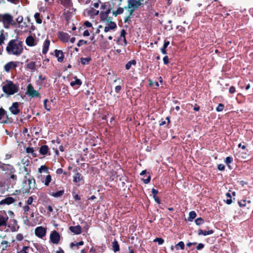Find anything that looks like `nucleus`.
Segmentation results:
<instances>
[{"mask_svg": "<svg viewBox=\"0 0 253 253\" xmlns=\"http://www.w3.org/2000/svg\"><path fill=\"white\" fill-rule=\"evenodd\" d=\"M6 50L9 55L19 56L23 50L22 42L17 40H11L8 42Z\"/></svg>", "mask_w": 253, "mask_h": 253, "instance_id": "nucleus-1", "label": "nucleus"}, {"mask_svg": "<svg viewBox=\"0 0 253 253\" xmlns=\"http://www.w3.org/2000/svg\"><path fill=\"white\" fill-rule=\"evenodd\" d=\"M38 172L40 174L38 178L45 186H48L52 179L51 175L49 174L48 168L44 165H42L39 168Z\"/></svg>", "mask_w": 253, "mask_h": 253, "instance_id": "nucleus-2", "label": "nucleus"}, {"mask_svg": "<svg viewBox=\"0 0 253 253\" xmlns=\"http://www.w3.org/2000/svg\"><path fill=\"white\" fill-rule=\"evenodd\" d=\"M3 92L8 95L17 93L19 90L18 85L11 81H6L2 86Z\"/></svg>", "mask_w": 253, "mask_h": 253, "instance_id": "nucleus-3", "label": "nucleus"}, {"mask_svg": "<svg viewBox=\"0 0 253 253\" xmlns=\"http://www.w3.org/2000/svg\"><path fill=\"white\" fill-rule=\"evenodd\" d=\"M25 170L26 172V175L24 177V181L23 183L22 192L24 193H28L31 189V184L32 181L35 182V180L29 175V171L28 169L25 168Z\"/></svg>", "mask_w": 253, "mask_h": 253, "instance_id": "nucleus-4", "label": "nucleus"}, {"mask_svg": "<svg viewBox=\"0 0 253 253\" xmlns=\"http://www.w3.org/2000/svg\"><path fill=\"white\" fill-rule=\"evenodd\" d=\"M0 21H2L4 24H15V22L13 20L12 16L9 14H0Z\"/></svg>", "mask_w": 253, "mask_h": 253, "instance_id": "nucleus-5", "label": "nucleus"}, {"mask_svg": "<svg viewBox=\"0 0 253 253\" xmlns=\"http://www.w3.org/2000/svg\"><path fill=\"white\" fill-rule=\"evenodd\" d=\"M26 94L32 97H39L40 96L39 92L34 89L31 84H29L27 87Z\"/></svg>", "mask_w": 253, "mask_h": 253, "instance_id": "nucleus-6", "label": "nucleus"}, {"mask_svg": "<svg viewBox=\"0 0 253 253\" xmlns=\"http://www.w3.org/2000/svg\"><path fill=\"white\" fill-rule=\"evenodd\" d=\"M46 229L42 226H38L35 229V233L36 236L39 238H42L46 235Z\"/></svg>", "mask_w": 253, "mask_h": 253, "instance_id": "nucleus-7", "label": "nucleus"}, {"mask_svg": "<svg viewBox=\"0 0 253 253\" xmlns=\"http://www.w3.org/2000/svg\"><path fill=\"white\" fill-rule=\"evenodd\" d=\"M8 219L6 213L4 211H0V230H2L1 228L6 227V222Z\"/></svg>", "mask_w": 253, "mask_h": 253, "instance_id": "nucleus-8", "label": "nucleus"}, {"mask_svg": "<svg viewBox=\"0 0 253 253\" xmlns=\"http://www.w3.org/2000/svg\"><path fill=\"white\" fill-rule=\"evenodd\" d=\"M141 0H128L127 7L128 8L132 9V10L137 8L141 5Z\"/></svg>", "mask_w": 253, "mask_h": 253, "instance_id": "nucleus-9", "label": "nucleus"}, {"mask_svg": "<svg viewBox=\"0 0 253 253\" xmlns=\"http://www.w3.org/2000/svg\"><path fill=\"white\" fill-rule=\"evenodd\" d=\"M26 44L29 46H34L36 45L38 42L39 39L34 38L32 36H29L25 41Z\"/></svg>", "mask_w": 253, "mask_h": 253, "instance_id": "nucleus-10", "label": "nucleus"}, {"mask_svg": "<svg viewBox=\"0 0 253 253\" xmlns=\"http://www.w3.org/2000/svg\"><path fill=\"white\" fill-rule=\"evenodd\" d=\"M18 62L17 61H10L7 63L4 66V70L7 72L9 73L10 70L15 69L18 66Z\"/></svg>", "mask_w": 253, "mask_h": 253, "instance_id": "nucleus-11", "label": "nucleus"}, {"mask_svg": "<svg viewBox=\"0 0 253 253\" xmlns=\"http://www.w3.org/2000/svg\"><path fill=\"white\" fill-rule=\"evenodd\" d=\"M9 110L12 114L14 115H18L20 112L19 103L17 102L13 103L12 105L9 108Z\"/></svg>", "mask_w": 253, "mask_h": 253, "instance_id": "nucleus-12", "label": "nucleus"}, {"mask_svg": "<svg viewBox=\"0 0 253 253\" xmlns=\"http://www.w3.org/2000/svg\"><path fill=\"white\" fill-rule=\"evenodd\" d=\"M99 13V11L98 10L95 9L93 7H90L88 9H86L84 11V14L92 19L98 15Z\"/></svg>", "mask_w": 253, "mask_h": 253, "instance_id": "nucleus-13", "label": "nucleus"}, {"mask_svg": "<svg viewBox=\"0 0 253 253\" xmlns=\"http://www.w3.org/2000/svg\"><path fill=\"white\" fill-rule=\"evenodd\" d=\"M0 168L3 170H5L6 169H8L9 168H10L11 172L9 173L8 175L9 176V178L12 179L13 180V181L15 183V181L17 179V176L15 174H13L12 173V170H13V168H12L10 165H7L5 164H2V165L0 166Z\"/></svg>", "mask_w": 253, "mask_h": 253, "instance_id": "nucleus-14", "label": "nucleus"}, {"mask_svg": "<svg viewBox=\"0 0 253 253\" xmlns=\"http://www.w3.org/2000/svg\"><path fill=\"white\" fill-rule=\"evenodd\" d=\"M50 240L53 244H58L60 240V235L59 233L56 231L52 232L50 235Z\"/></svg>", "mask_w": 253, "mask_h": 253, "instance_id": "nucleus-15", "label": "nucleus"}, {"mask_svg": "<svg viewBox=\"0 0 253 253\" xmlns=\"http://www.w3.org/2000/svg\"><path fill=\"white\" fill-rule=\"evenodd\" d=\"M74 81H72L70 82V85L74 88L79 87L82 84V82L80 79H79L77 77H74Z\"/></svg>", "mask_w": 253, "mask_h": 253, "instance_id": "nucleus-16", "label": "nucleus"}, {"mask_svg": "<svg viewBox=\"0 0 253 253\" xmlns=\"http://www.w3.org/2000/svg\"><path fill=\"white\" fill-rule=\"evenodd\" d=\"M59 38L63 42H67L70 39V36L68 33L60 32L59 34Z\"/></svg>", "mask_w": 253, "mask_h": 253, "instance_id": "nucleus-17", "label": "nucleus"}, {"mask_svg": "<svg viewBox=\"0 0 253 253\" xmlns=\"http://www.w3.org/2000/svg\"><path fill=\"white\" fill-rule=\"evenodd\" d=\"M6 111L2 108H0V123H4L6 122Z\"/></svg>", "mask_w": 253, "mask_h": 253, "instance_id": "nucleus-18", "label": "nucleus"}, {"mask_svg": "<svg viewBox=\"0 0 253 253\" xmlns=\"http://www.w3.org/2000/svg\"><path fill=\"white\" fill-rule=\"evenodd\" d=\"M55 55L56 57L57 58V60L58 62H61L63 61L64 58V55L63 54V52L61 50L56 49L55 50Z\"/></svg>", "mask_w": 253, "mask_h": 253, "instance_id": "nucleus-19", "label": "nucleus"}, {"mask_svg": "<svg viewBox=\"0 0 253 253\" xmlns=\"http://www.w3.org/2000/svg\"><path fill=\"white\" fill-rule=\"evenodd\" d=\"M117 28V25L114 22H110L108 26L105 27L104 32L107 33L111 30H114Z\"/></svg>", "mask_w": 253, "mask_h": 253, "instance_id": "nucleus-20", "label": "nucleus"}, {"mask_svg": "<svg viewBox=\"0 0 253 253\" xmlns=\"http://www.w3.org/2000/svg\"><path fill=\"white\" fill-rule=\"evenodd\" d=\"M70 230L75 234H80L82 232L81 227L80 225L70 226Z\"/></svg>", "mask_w": 253, "mask_h": 253, "instance_id": "nucleus-21", "label": "nucleus"}, {"mask_svg": "<svg viewBox=\"0 0 253 253\" xmlns=\"http://www.w3.org/2000/svg\"><path fill=\"white\" fill-rule=\"evenodd\" d=\"M50 44V41L48 39H46L44 42L43 44V48L42 50V53L43 54H45L48 50L49 46Z\"/></svg>", "mask_w": 253, "mask_h": 253, "instance_id": "nucleus-22", "label": "nucleus"}, {"mask_svg": "<svg viewBox=\"0 0 253 253\" xmlns=\"http://www.w3.org/2000/svg\"><path fill=\"white\" fill-rule=\"evenodd\" d=\"M83 181V177L79 172L76 173L73 176V182L75 183H78L79 182Z\"/></svg>", "mask_w": 253, "mask_h": 253, "instance_id": "nucleus-23", "label": "nucleus"}, {"mask_svg": "<svg viewBox=\"0 0 253 253\" xmlns=\"http://www.w3.org/2000/svg\"><path fill=\"white\" fill-rule=\"evenodd\" d=\"M14 202V200L12 197L6 198L4 199L1 200L0 202V205H9L13 203Z\"/></svg>", "mask_w": 253, "mask_h": 253, "instance_id": "nucleus-24", "label": "nucleus"}, {"mask_svg": "<svg viewBox=\"0 0 253 253\" xmlns=\"http://www.w3.org/2000/svg\"><path fill=\"white\" fill-rule=\"evenodd\" d=\"M213 233V231L212 230H210L208 231L203 230L202 229H199L198 230V235H204L207 236L208 235L212 234Z\"/></svg>", "mask_w": 253, "mask_h": 253, "instance_id": "nucleus-25", "label": "nucleus"}, {"mask_svg": "<svg viewBox=\"0 0 253 253\" xmlns=\"http://www.w3.org/2000/svg\"><path fill=\"white\" fill-rule=\"evenodd\" d=\"M49 151V148L47 145H43L40 147V152L42 155L47 154Z\"/></svg>", "mask_w": 253, "mask_h": 253, "instance_id": "nucleus-26", "label": "nucleus"}, {"mask_svg": "<svg viewBox=\"0 0 253 253\" xmlns=\"http://www.w3.org/2000/svg\"><path fill=\"white\" fill-rule=\"evenodd\" d=\"M26 67L31 71H35L36 70V65L35 62L32 61L28 63L26 65Z\"/></svg>", "mask_w": 253, "mask_h": 253, "instance_id": "nucleus-27", "label": "nucleus"}, {"mask_svg": "<svg viewBox=\"0 0 253 253\" xmlns=\"http://www.w3.org/2000/svg\"><path fill=\"white\" fill-rule=\"evenodd\" d=\"M61 3L66 8H69L72 5L71 0H61Z\"/></svg>", "mask_w": 253, "mask_h": 253, "instance_id": "nucleus-28", "label": "nucleus"}, {"mask_svg": "<svg viewBox=\"0 0 253 253\" xmlns=\"http://www.w3.org/2000/svg\"><path fill=\"white\" fill-rule=\"evenodd\" d=\"M10 246V243L6 241H2L0 244V249L2 251H5L7 249V248Z\"/></svg>", "mask_w": 253, "mask_h": 253, "instance_id": "nucleus-29", "label": "nucleus"}, {"mask_svg": "<svg viewBox=\"0 0 253 253\" xmlns=\"http://www.w3.org/2000/svg\"><path fill=\"white\" fill-rule=\"evenodd\" d=\"M100 18L101 21H109L108 15L105 14L104 12L101 11L100 13Z\"/></svg>", "mask_w": 253, "mask_h": 253, "instance_id": "nucleus-30", "label": "nucleus"}, {"mask_svg": "<svg viewBox=\"0 0 253 253\" xmlns=\"http://www.w3.org/2000/svg\"><path fill=\"white\" fill-rule=\"evenodd\" d=\"M64 193V190H62L58 191L56 192H53V193H51L50 195L55 198H59V197H61L63 195Z\"/></svg>", "mask_w": 253, "mask_h": 253, "instance_id": "nucleus-31", "label": "nucleus"}, {"mask_svg": "<svg viewBox=\"0 0 253 253\" xmlns=\"http://www.w3.org/2000/svg\"><path fill=\"white\" fill-rule=\"evenodd\" d=\"M113 250L114 252H117L120 250V246L116 240H114L112 243Z\"/></svg>", "mask_w": 253, "mask_h": 253, "instance_id": "nucleus-32", "label": "nucleus"}, {"mask_svg": "<svg viewBox=\"0 0 253 253\" xmlns=\"http://www.w3.org/2000/svg\"><path fill=\"white\" fill-rule=\"evenodd\" d=\"M136 64V62L135 60H131L128 61L126 65V70H129L130 69L131 66L132 65L135 66Z\"/></svg>", "mask_w": 253, "mask_h": 253, "instance_id": "nucleus-33", "label": "nucleus"}, {"mask_svg": "<svg viewBox=\"0 0 253 253\" xmlns=\"http://www.w3.org/2000/svg\"><path fill=\"white\" fill-rule=\"evenodd\" d=\"M124 12V8L122 7H119L117 10L112 12L113 15L114 16H117L118 15L121 14Z\"/></svg>", "mask_w": 253, "mask_h": 253, "instance_id": "nucleus-34", "label": "nucleus"}, {"mask_svg": "<svg viewBox=\"0 0 253 253\" xmlns=\"http://www.w3.org/2000/svg\"><path fill=\"white\" fill-rule=\"evenodd\" d=\"M169 44V42L168 41H165L163 47L161 48V52L163 54H166V48Z\"/></svg>", "mask_w": 253, "mask_h": 253, "instance_id": "nucleus-35", "label": "nucleus"}, {"mask_svg": "<svg viewBox=\"0 0 253 253\" xmlns=\"http://www.w3.org/2000/svg\"><path fill=\"white\" fill-rule=\"evenodd\" d=\"M196 213L194 211H190L188 218V221H192L196 217Z\"/></svg>", "mask_w": 253, "mask_h": 253, "instance_id": "nucleus-36", "label": "nucleus"}, {"mask_svg": "<svg viewBox=\"0 0 253 253\" xmlns=\"http://www.w3.org/2000/svg\"><path fill=\"white\" fill-rule=\"evenodd\" d=\"M91 60V58L89 57H85V58H81V62L82 64L85 65L87 64L89 61Z\"/></svg>", "mask_w": 253, "mask_h": 253, "instance_id": "nucleus-37", "label": "nucleus"}, {"mask_svg": "<svg viewBox=\"0 0 253 253\" xmlns=\"http://www.w3.org/2000/svg\"><path fill=\"white\" fill-rule=\"evenodd\" d=\"M100 4V9L101 10H105V9H107L109 6H111L109 2H101Z\"/></svg>", "mask_w": 253, "mask_h": 253, "instance_id": "nucleus-38", "label": "nucleus"}, {"mask_svg": "<svg viewBox=\"0 0 253 253\" xmlns=\"http://www.w3.org/2000/svg\"><path fill=\"white\" fill-rule=\"evenodd\" d=\"M26 152L28 154H31L33 157H36V154L34 152V150L32 147H27L26 148Z\"/></svg>", "mask_w": 253, "mask_h": 253, "instance_id": "nucleus-39", "label": "nucleus"}, {"mask_svg": "<svg viewBox=\"0 0 253 253\" xmlns=\"http://www.w3.org/2000/svg\"><path fill=\"white\" fill-rule=\"evenodd\" d=\"M185 245L183 242L180 241L175 246V249L178 250L179 248L181 250L184 249Z\"/></svg>", "mask_w": 253, "mask_h": 253, "instance_id": "nucleus-40", "label": "nucleus"}, {"mask_svg": "<svg viewBox=\"0 0 253 253\" xmlns=\"http://www.w3.org/2000/svg\"><path fill=\"white\" fill-rule=\"evenodd\" d=\"M40 14L39 13H36L34 15V17L37 23L41 24L42 22V20L40 18Z\"/></svg>", "mask_w": 253, "mask_h": 253, "instance_id": "nucleus-41", "label": "nucleus"}, {"mask_svg": "<svg viewBox=\"0 0 253 253\" xmlns=\"http://www.w3.org/2000/svg\"><path fill=\"white\" fill-rule=\"evenodd\" d=\"M126 35V31L124 29H123L121 32V38H123V41L124 42L125 45H126L127 43L126 40V39L125 37Z\"/></svg>", "mask_w": 253, "mask_h": 253, "instance_id": "nucleus-42", "label": "nucleus"}, {"mask_svg": "<svg viewBox=\"0 0 253 253\" xmlns=\"http://www.w3.org/2000/svg\"><path fill=\"white\" fill-rule=\"evenodd\" d=\"M195 222L196 225H200L204 223V220L202 218L199 217L195 219Z\"/></svg>", "mask_w": 253, "mask_h": 253, "instance_id": "nucleus-43", "label": "nucleus"}, {"mask_svg": "<svg viewBox=\"0 0 253 253\" xmlns=\"http://www.w3.org/2000/svg\"><path fill=\"white\" fill-rule=\"evenodd\" d=\"M154 242H158L159 245H162L164 243V240L161 238H156L154 241Z\"/></svg>", "mask_w": 253, "mask_h": 253, "instance_id": "nucleus-44", "label": "nucleus"}, {"mask_svg": "<svg viewBox=\"0 0 253 253\" xmlns=\"http://www.w3.org/2000/svg\"><path fill=\"white\" fill-rule=\"evenodd\" d=\"M101 3V1L100 0H98L94 2H92L91 5H92V6H93L92 7H93V8H98V7H99Z\"/></svg>", "mask_w": 253, "mask_h": 253, "instance_id": "nucleus-45", "label": "nucleus"}, {"mask_svg": "<svg viewBox=\"0 0 253 253\" xmlns=\"http://www.w3.org/2000/svg\"><path fill=\"white\" fill-rule=\"evenodd\" d=\"M33 202V197L31 196L28 198V200L26 201V203L27 205L30 206L31 205V207L34 206V205H32V203Z\"/></svg>", "mask_w": 253, "mask_h": 253, "instance_id": "nucleus-46", "label": "nucleus"}, {"mask_svg": "<svg viewBox=\"0 0 253 253\" xmlns=\"http://www.w3.org/2000/svg\"><path fill=\"white\" fill-rule=\"evenodd\" d=\"M23 209L24 210V213L26 214H28V212L30 211L31 209V207L28 205H26L23 207Z\"/></svg>", "mask_w": 253, "mask_h": 253, "instance_id": "nucleus-47", "label": "nucleus"}, {"mask_svg": "<svg viewBox=\"0 0 253 253\" xmlns=\"http://www.w3.org/2000/svg\"><path fill=\"white\" fill-rule=\"evenodd\" d=\"M224 107V105L221 103H220L218 104V105L216 107V110L217 112H221L223 110Z\"/></svg>", "mask_w": 253, "mask_h": 253, "instance_id": "nucleus-48", "label": "nucleus"}, {"mask_svg": "<svg viewBox=\"0 0 253 253\" xmlns=\"http://www.w3.org/2000/svg\"><path fill=\"white\" fill-rule=\"evenodd\" d=\"M5 37L3 35V32H1L0 33V45L3 43Z\"/></svg>", "mask_w": 253, "mask_h": 253, "instance_id": "nucleus-49", "label": "nucleus"}, {"mask_svg": "<svg viewBox=\"0 0 253 253\" xmlns=\"http://www.w3.org/2000/svg\"><path fill=\"white\" fill-rule=\"evenodd\" d=\"M28 249H29L28 247L24 246L17 253H28L27 250H28Z\"/></svg>", "mask_w": 253, "mask_h": 253, "instance_id": "nucleus-50", "label": "nucleus"}, {"mask_svg": "<svg viewBox=\"0 0 253 253\" xmlns=\"http://www.w3.org/2000/svg\"><path fill=\"white\" fill-rule=\"evenodd\" d=\"M87 43V42L86 41H84L83 40H81L79 41L78 43H77L78 46H81L82 45L86 44Z\"/></svg>", "mask_w": 253, "mask_h": 253, "instance_id": "nucleus-51", "label": "nucleus"}, {"mask_svg": "<svg viewBox=\"0 0 253 253\" xmlns=\"http://www.w3.org/2000/svg\"><path fill=\"white\" fill-rule=\"evenodd\" d=\"M48 101L47 99H45L44 100L43 104H44V108L48 111H50V107H48L47 105V102Z\"/></svg>", "mask_w": 253, "mask_h": 253, "instance_id": "nucleus-52", "label": "nucleus"}, {"mask_svg": "<svg viewBox=\"0 0 253 253\" xmlns=\"http://www.w3.org/2000/svg\"><path fill=\"white\" fill-rule=\"evenodd\" d=\"M224 162L227 164H230L232 162V158L230 157H227L226 158Z\"/></svg>", "mask_w": 253, "mask_h": 253, "instance_id": "nucleus-53", "label": "nucleus"}, {"mask_svg": "<svg viewBox=\"0 0 253 253\" xmlns=\"http://www.w3.org/2000/svg\"><path fill=\"white\" fill-rule=\"evenodd\" d=\"M151 192L153 195V198H155V197H156V196H157V194L158 193V191L157 189L153 188L152 189Z\"/></svg>", "mask_w": 253, "mask_h": 253, "instance_id": "nucleus-54", "label": "nucleus"}, {"mask_svg": "<svg viewBox=\"0 0 253 253\" xmlns=\"http://www.w3.org/2000/svg\"><path fill=\"white\" fill-rule=\"evenodd\" d=\"M229 91L231 94L234 93L236 91L235 87L233 86H231L229 89Z\"/></svg>", "mask_w": 253, "mask_h": 253, "instance_id": "nucleus-55", "label": "nucleus"}, {"mask_svg": "<svg viewBox=\"0 0 253 253\" xmlns=\"http://www.w3.org/2000/svg\"><path fill=\"white\" fill-rule=\"evenodd\" d=\"M23 239V235L21 234H18L16 235V239L18 241H21Z\"/></svg>", "mask_w": 253, "mask_h": 253, "instance_id": "nucleus-56", "label": "nucleus"}, {"mask_svg": "<svg viewBox=\"0 0 253 253\" xmlns=\"http://www.w3.org/2000/svg\"><path fill=\"white\" fill-rule=\"evenodd\" d=\"M112 10V7L111 6H109L108 8L106 9V11H103L105 14H106L107 15H109V14L110 13Z\"/></svg>", "mask_w": 253, "mask_h": 253, "instance_id": "nucleus-57", "label": "nucleus"}, {"mask_svg": "<svg viewBox=\"0 0 253 253\" xmlns=\"http://www.w3.org/2000/svg\"><path fill=\"white\" fill-rule=\"evenodd\" d=\"M23 18L22 16H18L16 19V21L18 23L20 24L22 22Z\"/></svg>", "mask_w": 253, "mask_h": 253, "instance_id": "nucleus-58", "label": "nucleus"}, {"mask_svg": "<svg viewBox=\"0 0 253 253\" xmlns=\"http://www.w3.org/2000/svg\"><path fill=\"white\" fill-rule=\"evenodd\" d=\"M205 245L203 243H199L197 246V249L198 250H202L204 248Z\"/></svg>", "mask_w": 253, "mask_h": 253, "instance_id": "nucleus-59", "label": "nucleus"}, {"mask_svg": "<svg viewBox=\"0 0 253 253\" xmlns=\"http://www.w3.org/2000/svg\"><path fill=\"white\" fill-rule=\"evenodd\" d=\"M150 179H151V177L149 175L146 179H143V180L145 184H147L150 182Z\"/></svg>", "mask_w": 253, "mask_h": 253, "instance_id": "nucleus-60", "label": "nucleus"}, {"mask_svg": "<svg viewBox=\"0 0 253 253\" xmlns=\"http://www.w3.org/2000/svg\"><path fill=\"white\" fill-rule=\"evenodd\" d=\"M84 25L87 27H91L92 25V24L88 21H85L84 23Z\"/></svg>", "mask_w": 253, "mask_h": 253, "instance_id": "nucleus-61", "label": "nucleus"}, {"mask_svg": "<svg viewBox=\"0 0 253 253\" xmlns=\"http://www.w3.org/2000/svg\"><path fill=\"white\" fill-rule=\"evenodd\" d=\"M163 61L165 64H167L169 63V58L168 56H165L163 58Z\"/></svg>", "mask_w": 253, "mask_h": 253, "instance_id": "nucleus-62", "label": "nucleus"}, {"mask_svg": "<svg viewBox=\"0 0 253 253\" xmlns=\"http://www.w3.org/2000/svg\"><path fill=\"white\" fill-rule=\"evenodd\" d=\"M218 169L220 170H223L225 169V167L223 164H219L218 165Z\"/></svg>", "mask_w": 253, "mask_h": 253, "instance_id": "nucleus-63", "label": "nucleus"}, {"mask_svg": "<svg viewBox=\"0 0 253 253\" xmlns=\"http://www.w3.org/2000/svg\"><path fill=\"white\" fill-rule=\"evenodd\" d=\"M122 89V87L120 85H117L115 87V91L117 92V93H119L120 92V91Z\"/></svg>", "mask_w": 253, "mask_h": 253, "instance_id": "nucleus-64", "label": "nucleus"}]
</instances>
